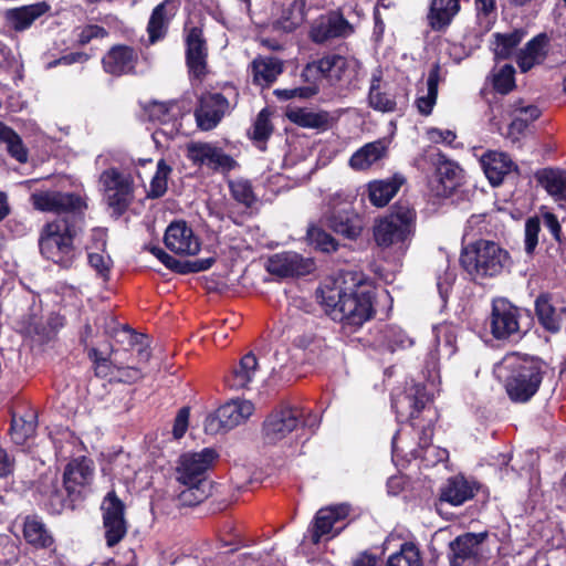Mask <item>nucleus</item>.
<instances>
[{
    "label": "nucleus",
    "instance_id": "nucleus-57",
    "mask_svg": "<svg viewBox=\"0 0 566 566\" xmlns=\"http://www.w3.org/2000/svg\"><path fill=\"white\" fill-rule=\"evenodd\" d=\"M541 231V220L538 218H530L525 223L524 250L527 255H533L537 243L538 233Z\"/></svg>",
    "mask_w": 566,
    "mask_h": 566
},
{
    "label": "nucleus",
    "instance_id": "nucleus-16",
    "mask_svg": "<svg viewBox=\"0 0 566 566\" xmlns=\"http://www.w3.org/2000/svg\"><path fill=\"white\" fill-rule=\"evenodd\" d=\"M352 24L337 11H331L317 18L311 25L310 38L323 44L337 38H346L353 33Z\"/></svg>",
    "mask_w": 566,
    "mask_h": 566
},
{
    "label": "nucleus",
    "instance_id": "nucleus-27",
    "mask_svg": "<svg viewBox=\"0 0 566 566\" xmlns=\"http://www.w3.org/2000/svg\"><path fill=\"white\" fill-rule=\"evenodd\" d=\"M101 510L106 531H126L125 504L117 496L114 489L103 499Z\"/></svg>",
    "mask_w": 566,
    "mask_h": 566
},
{
    "label": "nucleus",
    "instance_id": "nucleus-60",
    "mask_svg": "<svg viewBox=\"0 0 566 566\" xmlns=\"http://www.w3.org/2000/svg\"><path fill=\"white\" fill-rule=\"evenodd\" d=\"M189 415L190 411L188 407H184L178 411L172 428V434L176 439L182 438L186 433L188 429Z\"/></svg>",
    "mask_w": 566,
    "mask_h": 566
},
{
    "label": "nucleus",
    "instance_id": "nucleus-34",
    "mask_svg": "<svg viewBox=\"0 0 566 566\" xmlns=\"http://www.w3.org/2000/svg\"><path fill=\"white\" fill-rule=\"evenodd\" d=\"M258 359L253 353L244 355L239 365L233 369L231 376L227 379L228 385L234 389L248 388L258 373Z\"/></svg>",
    "mask_w": 566,
    "mask_h": 566
},
{
    "label": "nucleus",
    "instance_id": "nucleus-6",
    "mask_svg": "<svg viewBox=\"0 0 566 566\" xmlns=\"http://www.w3.org/2000/svg\"><path fill=\"white\" fill-rule=\"evenodd\" d=\"M77 234L74 217L57 218L41 230L39 248L43 258L64 269H70L76 258L74 239Z\"/></svg>",
    "mask_w": 566,
    "mask_h": 566
},
{
    "label": "nucleus",
    "instance_id": "nucleus-28",
    "mask_svg": "<svg viewBox=\"0 0 566 566\" xmlns=\"http://www.w3.org/2000/svg\"><path fill=\"white\" fill-rule=\"evenodd\" d=\"M429 401L426 388L421 384L412 385L403 395L394 398L391 406L396 409L397 413L402 415V409L408 406L410 411L408 418L415 420L417 415L426 408Z\"/></svg>",
    "mask_w": 566,
    "mask_h": 566
},
{
    "label": "nucleus",
    "instance_id": "nucleus-29",
    "mask_svg": "<svg viewBox=\"0 0 566 566\" xmlns=\"http://www.w3.org/2000/svg\"><path fill=\"white\" fill-rule=\"evenodd\" d=\"M460 11V0H431L428 22L432 30L446 29Z\"/></svg>",
    "mask_w": 566,
    "mask_h": 566
},
{
    "label": "nucleus",
    "instance_id": "nucleus-61",
    "mask_svg": "<svg viewBox=\"0 0 566 566\" xmlns=\"http://www.w3.org/2000/svg\"><path fill=\"white\" fill-rule=\"evenodd\" d=\"M88 263L103 279L107 277L109 272V258H105L101 253H90Z\"/></svg>",
    "mask_w": 566,
    "mask_h": 566
},
{
    "label": "nucleus",
    "instance_id": "nucleus-45",
    "mask_svg": "<svg viewBox=\"0 0 566 566\" xmlns=\"http://www.w3.org/2000/svg\"><path fill=\"white\" fill-rule=\"evenodd\" d=\"M547 192L557 200H566V174L559 170H545L539 178Z\"/></svg>",
    "mask_w": 566,
    "mask_h": 566
},
{
    "label": "nucleus",
    "instance_id": "nucleus-62",
    "mask_svg": "<svg viewBox=\"0 0 566 566\" xmlns=\"http://www.w3.org/2000/svg\"><path fill=\"white\" fill-rule=\"evenodd\" d=\"M150 252L168 269L180 273L181 261H178L174 256L169 255L159 247H153Z\"/></svg>",
    "mask_w": 566,
    "mask_h": 566
},
{
    "label": "nucleus",
    "instance_id": "nucleus-4",
    "mask_svg": "<svg viewBox=\"0 0 566 566\" xmlns=\"http://www.w3.org/2000/svg\"><path fill=\"white\" fill-rule=\"evenodd\" d=\"M416 231V211L408 205L397 202L390 212L374 226V240L384 251L403 255Z\"/></svg>",
    "mask_w": 566,
    "mask_h": 566
},
{
    "label": "nucleus",
    "instance_id": "nucleus-36",
    "mask_svg": "<svg viewBox=\"0 0 566 566\" xmlns=\"http://www.w3.org/2000/svg\"><path fill=\"white\" fill-rule=\"evenodd\" d=\"M103 471L109 474L112 479L118 480L125 485L132 483L137 473L136 465L133 463L132 458L124 452L114 455L107 467L103 468Z\"/></svg>",
    "mask_w": 566,
    "mask_h": 566
},
{
    "label": "nucleus",
    "instance_id": "nucleus-23",
    "mask_svg": "<svg viewBox=\"0 0 566 566\" xmlns=\"http://www.w3.org/2000/svg\"><path fill=\"white\" fill-rule=\"evenodd\" d=\"M478 485L474 481L468 480L464 475L458 474L449 478L440 489V501L459 506L471 500Z\"/></svg>",
    "mask_w": 566,
    "mask_h": 566
},
{
    "label": "nucleus",
    "instance_id": "nucleus-30",
    "mask_svg": "<svg viewBox=\"0 0 566 566\" xmlns=\"http://www.w3.org/2000/svg\"><path fill=\"white\" fill-rule=\"evenodd\" d=\"M253 82L270 86L283 72V62L275 56H259L252 62Z\"/></svg>",
    "mask_w": 566,
    "mask_h": 566
},
{
    "label": "nucleus",
    "instance_id": "nucleus-35",
    "mask_svg": "<svg viewBox=\"0 0 566 566\" xmlns=\"http://www.w3.org/2000/svg\"><path fill=\"white\" fill-rule=\"evenodd\" d=\"M386 151L387 147L382 140L368 143L353 154L349 165L356 170H365L380 160Z\"/></svg>",
    "mask_w": 566,
    "mask_h": 566
},
{
    "label": "nucleus",
    "instance_id": "nucleus-21",
    "mask_svg": "<svg viewBox=\"0 0 566 566\" xmlns=\"http://www.w3.org/2000/svg\"><path fill=\"white\" fill-rule=\"evenodd\" d=\"M488 533H463L450 543L451 566H471L476 546L484 541Z\"/></svg>",
    "mask_w": 566,
    "mask_h": 566
},
{
    "label": "nucleus",
    "instance_id": "nucleus-59",
    "mask_svg": "<svg viewBox=\"0 0 566 566\" xmlns=\"http://www.w3.org/2000/svg\"><path fill=\"white\" fill-rule=\"evenodd\" d=\"M214 263L213 258L199 259L195 261H186L181 263L180 273H197L201 271H206L212 266Z\"/></svg>",
    "mask_w": 566,
    "mask_h": 566
},
{
    "label": "nucleus",
    "instance_id": "nucleus-46",
    "mask_svg": "<svg viewBox=\"0 0 566 566\" xmlns=\"http://www.w3.org/2000/svg\"><path fill=\"white\" fill-rule=\"evenodd\" d=\"M524 32L515 30L511 33L501 34L495 33L494 54L499 59H509L516 46L521 43Z\"/></svg>",
    "mask_w": 566,
    "mask_h": 566
},
{
    "label": "nucleus",
    "instance_id": "nucleus-40",
    "mask_svg": "<svg viewBox=\"0 0 566 566\" xmlns=\"http://www.w3.org/2000/svg\"><path fill=\"white\" fill-rule=\"evenodd\" d=\"M0 145H6L7 151L17 161L21 164L28 161V149L21 137L2 122H0Z\"/></svg>",
    "mask_w": 566,
    "mask_h": 566
},
{
    "label": "nucleus",
    "instance_id": "nucleus-26",
    "mask_svg": "<svg viewBox=\"0 0 566 566\" xmlns=\"http://www.w3.org/2000/svg\"><path fill=\"white\" fill-rule=\"evenodd\" d=\"M483 171L493 186L502 184L504 177L516 169L511 157L502 151L490 150L481 157Z\"/></svg>",
    "mask_w": 566,
    "mask_h": 566
},
{
    "label": "nucleus",
    "instance_id": "nucleus-11",
    "mask_svg": "<svg viewBox=\"0 0 566 566\" xmlns=\"http://www.w3.org/2000/svg\"><path fill=\"white\" fill-rule=\"evenodd\" d=\"M217 458L211 448H205L200 452L185 453L179 458L177 467V480L181 484L210 482L207 472Z\"/></svg>",
    "mask_w": 566,
    "mask_h": 566
},
{
    "label": "nucleus",
    "instance_id": "nucleus-1",
    "mask_svg": "<svg viewBox=\"0 0 566 566\" xmlns=\"http://www.w3.org/2000/svg\"><path fill=\"white\" fill-rule=\"evenodd\" d=\"M321 296L326 314L349 332L361 327L375 314L373 289L354 272H344L326 282Z\"/></svg>",
    "mask_w": 566,
    "mask_h": 566
},
{
    "label": "nucleus",
    "instance_id": "nucleus-8",
    "mask_svg": "<svg viewBox=\"0 0 566 566\" xmlns=\"http://www.w3.org/2000/svg\"><path fill=\"white\" fill-rule=\"evenodd\" d=\"M185 59L191 81L202 82L208 74V44L198 27L185 29Z\"/></svg>",
    "mask_w": 566,
    "mask_h": 566
},
{
    "label": "nucleus",
    "instance_id": "nucleus-51",
    "mask_svg": "<svg viewBox=\"0 0 566 566\" xmlns=\"http://www.w3.org/2000/svg\"><path fill=\"white\" fill-rule=\"evenodd\" d=\"M99 181L104 188L105 195L122 189V187L132 186L128 177L122 175L117 169L111 168L102 172Z\"/></svg>",
    "mask_w": 566,
    "mask_h": 566
},
{
    "label": "nucleus",
    "instance_id": "nucleus-12",
    "mask_svg": "<svg viewBox=\"0 0 566 566\" xmlns=\"http://www.w3.org/2000/svg\"><path fill=\"white\" fill-rule=\"evenodd\" d=\"M33 208L41 212L72 213L81 212L85 203L81 196L55 190L34 191L30 196ZM75 218V216H72Z\"/></svg>",
    "mask_w": 566,
    "mask_h": 566
},
{
    "label": "nucleus",
    "instance_id": "nucleus-17",
    "mask_svg": "<svg viewBox=\"0 0 566 566\" xmlns=\"http://www.w3.org/2000/svg\"><path fill=\"white\" fill-rule=\"evenodd\" d=\"M229 109V101L220 93H208L200 97L195 111L197 126L205 132L218 126Z\"/></svg>",
    "mask_w": 566,
    "mask_h": 566
},
{
    "label": "nucleus",
    "instance_id": "nucleus-56",
    "mask_svg": "<svg viewBox=\"0 0 566 566\" xmlns=\"http://www.w3.org/2000/svg\"><path fill=\"white\" fill-rule=\"evenodd\" d=\"M88 357L94 364V371L97 377L105 378L113 375V369L117 366L97 348L88 350Z\"/></svg>",
    "mask_w": 566,
    "mask_h": 566
},
{
    "label": "nucleus",
    "instance_id": "nucleus-2",
    "mask_svg": "<svg viewBox=\"0 0 566 566\" xmlns=\"http://www.w3.org/2000/svg\"><path fill=\"white\" fill-rule=\"evenodd\" d=\"M361 64L355 57L340 54H326L323 57L310 62L302 71V78L306 86L275 90L274 94L283 101L292 98H311L319 91L318 81L327 80L331 84L340 82L350 83L357 77Z\"/></svg>",
    "mask_w": 566,
    "mask_h": 566
},
{
    "label": "nucleus",
    "instance_id": "nucleus-64",
    "mask_svg": "<svg viewBox=\"0 0 566 566\" xmlns=\"http://www.w3.org/2000/svg\"><path fill=\"white\" fill-rule=\"evenodd\" d=\"M428 138L432 143H443L450 145L455 139V133L450 129L430 128L427 132Z\"/></svg>",
    "mask_w": 566,
    "mask_h": 566
},
{
    "label": "nucleus",
    "instance_id": "nucleus-25",
    "mask_svg": "<svg viewBox=\"0 0 566 566\" xmlns=\"http://www.w3.org/2000/svg\"><path fill=\"white\" fill-rule=\"evenodd\" d=\"M50 9V4L45 1L12 8L4 12V20L9 27L20 32L29 29L36 19L44 15Z\"/></svg>",
    "mask_w": 566,
    "mask_h": 566
},
{
    "label": "nucleus",
    "instance_id": "nucleus-5",
    "mask_svg": "<svg viewBox=\"0 0 566 566\" xmlns=\"http://www.w3.org/2000/svg\"><path fill=\"white\" fill-rule=\"evenodd\" d=\"M460 264L475 281L500 276L513 264L507 250L491 240H476L462 248Z\"/></svg>",
    "mask_w": 566,
    "mask_h": 566
},
{
    "label": "nucleus",
    "instance_id": "nucleus-24",
    "mask_svg": "<svg viewBox=\"0 0 566 566\" xmlns=\"http://www.w3.org/2000/svg\"><path fill=\"white\" fill-rule=\"evenodd\" d=\"M138 61L137 52L127 45H115L103 57L104 70L113 75L134 72Z\"/></svg>",
    "mask_w": 566,
    "mask_h": 566
},
{
    "label": "nucleus",
    "instance_id": "nucleus-42",
    "mask_svg": "<svg viewBox=\"0 0 566 566\" xmlns=\"http://www.w3.org/2000/svg\"><path fill=\"white\" fill-rule=\"evenodd\" d=\"M463 170L458 164L444 160L439 164L437 168V176L439 182L443 187V195L451 193L462 181Z\"/></svg>",
    "mask_w": 566,
    "mask_h": 566
},
{
    "label": "nucleus",
    "instance_id": "nucleus-58",
    "mask_svg": "<svg viewBox=\"0 0 566 566\" xmlns=\"http://www.w3.org/2000/svg\"><path fill=\"white\" fill-rule=\"evenodd\" d=\"M272 133V125L270 123L269 113L266 109H262L253 125V138L256 140H265Z\"/></svg>",
    "mask_w": 566,
    "mask_h": 566
},
{
    "label": "nucleus",
    "instance_id": "nucleus-9",
    "mask_svg": "<svg viewBox=\"0 0 566 566\" xmlns=\"http://www.w3.org/2000/svg\"><path fill=\"white\" fill-rule=\"evenodd\" d=\"M521 318V310L518 307L506 298H495L490 314L491 334L496 339L520 336L523 333Z\"/></svg>",
    "mask_w": 566,
    "mask_h": 566
},
{
    "label": "nucleus",
    "instance_id": "nucleus-63",
    "mask_svg": "<svg viewBox=\"0 0 566 566\" xmlns=\"http://www.w3.org/2000/svg\"><path fill=\"white\" fill-rule=\"evenodd\" d=\"M106 34V30L99 25H87L81 31L78 35V43L81 45H85L91 42V40L104 38Z\"/></svg>",
    "mask_w": 566,
    "mask_h": 566
},
{
    "label": "nucleus",
    "instance_id": "nucleus-44",
    "mask_svg": "<svg viewBox=\"0 0 566 566\" xmlns=\"http://www.w3.org/2000/svg\"><path fill=\"white\" fill-rule=\"evenodd\" d=\"M185 488L178 495V501L184 506H193L206 500L211 493V482L201 484H182Z\"/></svg>",
    "mask_w": 566,
    "mask_h": 566
},
{
    "label": "nucleus",
    "instance_id": "nucleus-43",
    "mask_svg": "<svg viewBox=\"0 0 566 566\" xmlns=\"http://www.w3.org/2000/svg\"><path fill=\"white\" fill-rule=\"evenodd\" d=\"M177 107L176 103H154L148 111L149 118L153 122H158L164 126H171L169 130L161 129L164 134H170L178 132L176 127V113L174 112Z\"/></svg>",
    "mask_w": 566,
    "mask_h": 566
},
{
    "label": "nucleus",
    "instance_id": "nucleus-49",
    "mask_svg": "<svg viewBox=\"0 0 566 566\" xmlns=\"http://www.w3.org/2000/svg\"><path fill=\"white\" fill-rule=\"evenodd\" d=\"M171 167L167 165L164 159H160L157 163V170L155 176L150 181V187L148 191V197L150 198H160L167 191V180L171 172Z\"/></svg>",
    "mask_w": 566,
    "mask_h": 566
},
{
    "label": "nucleus",
    "instance_id": "nucleus-37",
    "mask_svg": "<svg viewBox=\"0 0 566 566\" xmlns=\"http://www.w3.org/2000/svg\"><path fill=\"white\" fill-rule=\"evenodd\" d=\"M36 412L27 410L23 415H13L11 421V438L15 444L22 446L34 436L36 430Z\"/></svg>",
    "mask_w": 566,
    "mask_h": 566
},
{
    "label": "nucleus",
    "instance_id": "nucleus-20",
    "mask_svg": "<svg viewBox=\"0 0 566 566\" xmlns=\"http://www.w3.org/2000/svg\"><path fill=\"white\" fill-rule=\"evenodd\" d=\"M359 513L350 503L343 502L319 509L313 518L312 531H332L333 527L347 518L355 520Z\"/></svg>",
    "mask_w": 566,
    "mask_h": 566
},
{
    "label": "nucleus",
    "instance_id": "nucleus-18",
    "mask_svg": "<svg viewBox=\"0 0 566 566\" xmlns=\"http://www.w3.org/2000/svg\"><path fill=\"white\" fill-rule=\"evenodd\" d=\"M266 269L280 277L300 276L311 273L314 270V262L296 252H283L271 256Z\"/></svg>",
    "mask_w": 566,
    "mask_h": 566
},
{
    "label": "nucleus",
    "instance_id": "nucleus-48",
    "mask_svg": "<svg viewBox=\"0 0 566 566\" xmlns=\"http://www.w3.org/2000/svg\"><path fill=\"white\" fill-rule=\"evenodd\" d=\"M386 566H421L419 549L413 543H405L399 552L389 556Z\"/></svg>",
    "mask_w": 566,
    "mask_h": 566
},
{
    "label": "nucleus",
    "instance_id": "nucleus-50",
    "mask_svg": "<svg viewBox=\"0 0 566 566\" xmlns=\"http://www.w3.org/2000/svg\"><path fill=\"white\" fill-rule=\"evenodd\" d=\"M307 240L310 244L327 253L336 251L338 247V243L329 233L316 226L308 228Z\"/></svg>",
    "mask_w": 566,
    "mask_h": 566
},
{
    "label": "nucleus",
    "instance_id": "nucleus-3",
    "mask_svg": "<svg viewBox=\"0 0 566 566\" xmlns=\"http://www.w3.org/2000/svg\"><path fill=\"white\" fill-rule=\"evenodd\" d=\"M501 367L506 371L507 396L521 403L530 401L537 394L547 374V365L542 358L515 352L503 357Z\"/></svg>",
    "mask_w": 566,
    "mask_h": 566
},
{
    "label": "nucleus",
    "instance_id": "nucleus-53",
    "mask_svg": "<svg viewBox=\"0 0 566 566\" xmlns=\"http://www.w3.org/2000/svg\"><path fill=\"white\" fill-rule=\"evenodd\" d=\"M514 67L510 64L502 66L496 73L493 74V87L501 94H507L515 86Z\"/></svg>",
    "mask_w": 566,
    "mask_h": 566
},
{
    "label": "nucleus",
    "instance_id": "nucleus-31",
    "mask_svg": "<svg viewBox=\"0 0 566 566\" xmlns=\"http://www.w3.org/2000/svg\"><path fill=\"white\" fill-rule=\"evenodd\" d=\"M368 105L381 113H392L397 108L396 98L381 84V71L373 73L368 91Z\"/></svg>",
    "mask_w": 566,
    "mask_h": 566
},
{
    "label": "nucleus",
    "instance_id": "nucleus-41",
    "mask_svg": "<svg viewBox=\"0 0 566 566\" xmlns=\"http://www.w3.org/2000/svg\"><path fill=\"white\" fill-rule=\"evenodd\" d=\"M535 312L541 325L551 333H557L560 329V319L551 304L547 294H541L535 301Z\"/></svg>",
    "mask_w": 566,
    "mask_h": 566
},
{
    "label": "nucleus",
    "instance_id": "nucleus-22",
    "mask_svg": "<svg viewBox=\"0 0 566 566\" xmlns=\"http://www.w3.org/2000/svg\"><path fill=\"white\" fill-rule=\"evenodd\" d=\"M178 8V0H164L154 8L147 25L148 38L151 44L166 35L168 25L176 15Z\"/></svg>",
    "mask_w": 566,
    "mask_h": 566
},
{
    "label": "nucleus",
    "instance_id": "nucleus-7",
    "mask_svg": "<svg viewBox=\"0 0 566 566\" xmlns=\"http://www.w3.org/2000/svg\"><path fill=\"white\" fill-rule=\"evenodd\" d=\"M253 411L254 405L250 400H231L206 418L205 431L209 434H217L221 431L231 430L247 421Z\"/></svg>",
    "mask_w": 566,
    "mask_h": 566
},
{
    "label": "nucleus",
    "instance_id": "nucleus-38",
    "mask_svg": "<svg viewBox=\"0 0 566 566\" xmlns=\"http://www.w3.org/2000/svg\"><path fill=\"white\" fill-rule=\"evenodd\" d=\"M43 502L52 513H61L67 505V500L62 490L59 489L55 476H44L40 485Z\"/></svg>",
    "mask_w": 566,
    "mask_h": 566
},
{
    "label": "nucleus",
    "instance_id": "nucleus-47",
    "mask_svg": "<svg viewBox=\"0 0 566 566\" xmlns=\"http://www.w3.org/2000/svg\"><path fill=\"white\" fill-rule=\"evenodd\" d=\"M291 122L306 128H321L327 124V115L303 108L292 109L287 113Z\"/></svg>",
    "mask_w": 566,
    "mask_h": 566
},
{
    "label": "nucleus",
    "instance_id": "nucleus-52",
    "mask_svg": "<svg viewBox=\"0 0 566 566\" xmlns=\"http://www.w3.org/2000/svg\"><path fill=\"white\" fill-rule=\"evenodd\" d=\"M384 343L391 352L410 347L413 344L412 339L401 328L395 326H388L384 331Z\"/></svg>",
    "mask_w": 566,
    "mask_h": 566
},
{
    "label": "nucleus",
    "instance_id": "nucleus-13",
    "mask_svg": "<svg viewBox=\"0 0 566 566\" xmlns=\"http://www.w3.org/2000/svg\"><path fill=\"white\" fill-rule=\"evenodd\" d=\"M327 226L346 239H357L364 229V219L348 201L334 203L327 214Z\"/></svg>",
    "mask_w": 566,
    "mask_h": 566
},
{
    "label": "nucleus",
    "instance_id": "nucleus-39",
    "mask_svg": "<svg viewBox=\"0 0 566 566\" xmlns=\"http://www.w3.org/2000/svg\"><path fill=\"white\" fill-rule=\"evenodd\" d=\"M440 82V65L434 64L429 71L427 78V94L416 99V105L420 114L428 116L431 114L437 103L438 85Z\"/></svg>",
    "mask_w": 566,
    "mask_h": 566
},
{
    "label": "nucleus",
    "instance_id": "nucleus-19",
    "mask_svg": "<svg viewBox=\"0 0 566 566\" xmlns=\"http://www.w3.org/2000/svg\"><path fill=\"white\" fill-rule=\"evenodd\" d=\"M166 247L177 253L193 255L200 250V242L185 221L172 222L165 233Z\"/></svg>",
    "mask_w": 566,
    "mask_h": 566
},
{
    "label": "nucleus",
    "instance_id": "nucleus-10",
    "mask_svg": "<svg viewBox=\"0 0 566 566\" xmlns=\"http://www.w3.org/2000/svg\"><path fill=\"white\" fill-rule=\"evenodd\" d=\"M303 411L298 408H281L272 411L263 422V438L268 443H276L286 438L301 423L313 426L303 420Z\"/></svg>",
    "mask_w": 566,
    "mask_h": 566
},
{
    "label": "nucleus",
    "instance_id": "nucleus-15",
    "mask_svg": "<svg viewBox=\"0 0 566 566\" xmlns=\"http://www.w3.org/2000/svg\"><path fill=\"white\" fill-rule=\"evenodd\" d=\"M187 157L195 165H205L213 170L229 171L237 165L231 156L210 143L197 142L188 144Z\"/></svg>",
    "mask_w": 566,
    "mask_h": 566
},
{
    "label": "nucleus",
    "instance_id": "nucleus-33",
    "mask_svg": "<svg viewBox=\"0 0 566 566\" xmlns=\"http://www.w3.org/2000/svg\"><path fill=\"white\" fill-rule=\"evenodd\" d=\"M548 39L546 34H538L527 42L525 48L517 55V64L522 72L530 71L534 65L539 64L546 56Z\"/></svg>",
    "mask_w": 566,
    "mask_h": 566
},
{
    "label": "nucleus",
    "instance_id": "nucleus-55",
    "mask_svg": "<svg viewBox=\"0 0 566 566\" xmlns=\"http://www.w3.org/2000/svg\"><path fill=\"white\" fill-rule=\"evenodd\" d=\"M107 199V203L109 207L114 209L115 212L122 214L129 206L133 197V188L122 187V189L117 191H113L111 193L105 195Z\"/></svg>",
    "mask_w": 566,
    "mask_h": 566
},
{
    "label": "nucleus",
    "instance_id": "nucleus-54",
    "mask_svg": "<svg viewBox=\"0 0 566 566\" xmlns=\"http://www.w3.org/2000/svg\"><path fill=\"white\" fill-rule=\"evenodd\" d=\"M232 197L247 207H252L255 196L249 180L238 179L229 184Z\"/></svg>",
    "mask_w": 566,
    "mask_h": 566
},
{
    "label": "nucleus",
    "instance_id": "nucleus-32",
    "mask_svg": "<svg viewBox=\"0 0 566 566\" xmlns=\"http://www.w3.org/2000/svg\"><path fill=\"white\" fill-rule=\"evenodd\" d=\"M403 178L395 176L387 180H374L368 184V199L375 207H385L396 196Z\"/></svg>",
    "mask_w": 566,
    "mask_h": 566
},
{
    "label": "nucleus",
    "instance_id": "nucleus-14",
    "mask_svg": "<svg viewBox=\"0 0 566 566\" xmlns=\"http://www.w3.org/2000/svg\"><path fill=\"white\" fill-rule=\"evenodd\" d=\"M94 478L93 461L82 457L69 462L63 473V484L71 501L82 499Z\"/></svg>",
    "mask_w": 566,
    "mask_h": 566
}]
</instances>
